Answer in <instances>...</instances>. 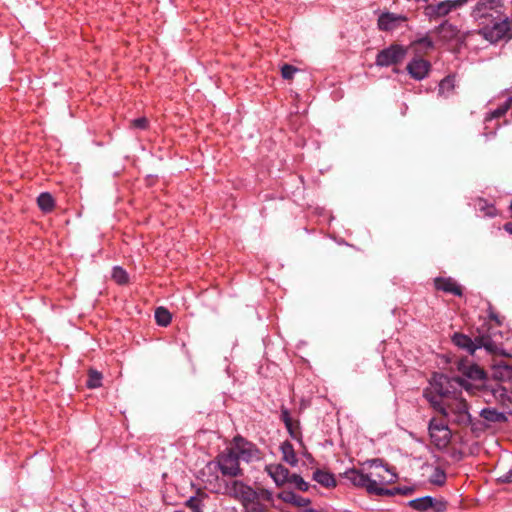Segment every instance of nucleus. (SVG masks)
<instances>
[{"label":"nucleus","instance_id":"c03bdc74","mask_svg":"<svg viewBox=\"0 0 512 512\" xmlns=\"http://www.w3.org/2000/svg\"><path fill=\"white\" fill-rule=\"evenodd\" d=\"M488 334H480L478 336H475L474 339H472V348H473V354L477 349L484 348L486 340H487Z\"/></svg>","mask_w":512,"mask_h":512},{"label":"nucleus","instance_id":"f257e3e1","mask_svg":"<svg viewBox=\"0 0 512 512\" xmlns=\"http://www.w3.org/2000/svg\"><path fill=\"white\" fill-rule=\"evenodd\" d=\"M456 367L463 377H457L455 381L465 391L474 393L475 390H485L490 391L494 397L506 396V389L501 384L491 385L488 373L467 357L458 359Z\"/></svg>","mask_w":512,"mask_h":512},{"label":"nucleus","instance_id":"39448f33","mask_svg":"<svg viewBox=\"0 0 512 512\" xmlns=\"http://www.w3.org/2000/svg\"><path fill=\"white\" fill-rule=\"evenodd\" d=\"M409 47L402 44L392 43L380 50L375 58V65L378 67L396 66L403 62L407 56Z\"/></svg>","mask_w":512,"mask_h":512},{"label":"nucleus","instance_id":"4468645a","mask_svg":"<svg viewBox=\"0 0 512 512\" xmlns=\"http://www.w3.org/2000/svg\"><path fill=\"white\" fill-rule=\"evenodd\" d=\"M265 471L273 479L277 487H283L285 484L290 483L292 473L282 464H268L265 466Z\"/></svg>","mask_w":512,"mask_h":512},{"label":"nucleus","instance_id":"2f4dec72","mask_svg":"<svg viewBox=\"0 0 512 512\" xmlns=\"http://www.w3.org/2000/svg\"><path fill=\"white\" fill-rule=\"evenodd\" d=\"M103 375L96 369L90 368L88 370V379L86 381V387L88 389H96L102 386Z\"/></svg>","mask_w":512,"mask_h":512},{"label":"nucleus","instance_id":"0eeeda50","mask_svg":"<svg viewBox=\"0 0 512 512\" xmlns=\"http://www.w3.org/2000/svg\"><path fill=\"white\" fill-rule=\"evenodd\" d=\"M428 431L431 443L438 450H443L448 447L451 441L452 433L447 424L432 418L429 421Z\"/></svg>","mask_w":512,"mask_h":512},{"label":"nucleus","instance_id":"bb28decb","mask_svg":"<svg viewBox=\"0 0 512 512\" xmlns=\"http://www.w3.org/2000/svg\"><path fill=\"white\" fill-rule=\"evenodd\" d=\"M37 205L43 213H51L55 208V200L51 193L42 192L37 197Z\"/></svg>","mask_w":512,"mask_h":512},{"label":"nucleus","instance_id":"72a5a7b5","mask_svg":"<svg viewBox=\"0 0 512 512\" xmlns=\"http://www.w3.org/2000/svg\"><path fill=\"white\" fill-rule=\"evenodd\" d=\"M112 279L119 285H126L129 283V275L121 266L113 267Z\"/></svg>","mask_w":512,"mask_h":512},{"label":"nucleus","instance_id":"ea45409f","mask_svg":"<svg viewBox=\"0 0 512 512\" xmlns=\"http://www.w3.org/2000/svg\"><path fill=\"white\" fill-rule=\"evenodd\" d=\"M299 69L291 64H284L281 67V76L285 80H292L295 73L298 72Z\"/></svg>","mask_w":512,"mask_h":512},{"label":"nucleus","instance_id":"37998d69","mask_svg":"<svg viewBox=\"0 0 512 512\" xmlns=\"http://www.w3.org/2000/svg\"><path fill=\"white\" fill-rule=\"evenodd\" d=\"M296 495L297 494L291 490H283L277 494V498L285 503L293 505Z\"/></svg>","mask_w":512,"mask_h":512},{"label":"nucleus","instance_id":"473e14b6","mask_svg":"<svg viewBox=\"0 0 512 512\" xmlns=\"http://www.w3.org/2000/svg\"><path fill=\"white\" fill-rule=\"evenodd\" d=\"M484 349L487 351V353L491 355H499V356H505L508 357L509 354L506 353L501 346H499L491 337V335L488 334Z\"/></svg>","mask_w":512,"mask_h":512},{"label":"nucleus","instance_id":"5fc2aeb1","mask_svg":"<svg viewBox=\"0 0 512 512\" xmlns=\"http://www.w3.org/2000/svg\"><path fill=\"white\" fill-rule=\"evenodd\" d=\"M305 512H320V511H318V510H316L314 508H306Z\"/></svg>","mask_w":512,"mask_h":512},{"label":"nucleus","instance_id":"393cba45","mask_svg":"<svg viewBox=\"0 0 512 512\" xmlns=\"http://www.w3.org/2000/svg\"><path fill=\"white\" fill-rule=\"evenodd\" d=\"M208 498L209 495L207 493L203 492L201 489H198L196 495L191 496L185 502V506L188 507L192 512H203V501Z\"/></svg>","mask_w":512,"mask_h":512},{"label":"nucleus","instance_id":"a19ab883","mask_svg":"<svg viewBox=\"0 0 512 512\" xmlns=\"http://www.w3.org/2000/svg\"><path fill=\"white\" fill-rule=\"evenodd\" d=\"M430 481H431V483H433L437 486H442L446 481V474H445L444 470H442L441 468H436L434 470V473H433Z\"/></svg>","mask_w":512,"mask_h":512},{"label":"nucleus","instance_id":"412c9836","mask_svg":"<svg viewBox=\"0 0 512 512\" xmlns=\"http://www.w3.org/2000/svg\"><path fill=\"white\" fill-rule=\"evenodd\" d=\"M451 342L461 350L473 355L472 338L462 332H455L451 336Z\"/></svg>","mask_w":512,"mask_h":512},{"label":"nucleus","instance_id":"a18cd8bd","mask_svg":"<svg viewBox=\"0 0 512 512\" xmlns=\"http://www.w3.org/2000/svg\"><path fill=\"white\" fill-rule=\"evenodd\" d=\"M131 126L136 129L146 130L149 127V121L146 117H139L131 121Z\"/></svg>","mask_w":512,"mask_h":512},{"label":"nucleus","instance_id":"6e6d98bb","mask_svg":"<svg viewBox=\"0 0 512 512\" xmlns=\"http://www.w3.org/2000/svg\"><path fill=\"white\" fill-rule=\"evenodd\" d=\"M509 38H510V40L512 39V27H511V31H510V34H509Z\"/></svg>","mask_w":512,"mask_h":512},{"label":"nucleus","instance_id":"6e6552de","mask_svg":"<svg viewBox=\"0 0 512 512\" xmlns=\"http://www.w3.org/2000/svg\"><path fill=\"white\" fill-rule=\"evenodd\" d=\"M224 494L240 501L241 504L259 498L256 490L240 480L226 481Z\"/></svg>","mask_w":512,"mask_h":512},{"label":"nucleus","instance_id":"09e8293b","mask_svg":"<svg viewBox=\"0 0 512 512\" xmlns=\"http://www.w3.org/2000/svg\"><path fill=\"white\" fill-rule=\"evenodd\" d=\"M498 481L501 483H512V469H510L504 475L500 476Z\"/></svg>","mask_w":512,"mask_h":512},{"label":"nucleus","instance_id":"dca6fc26","mask_svg":"<svg viewBox=\"0 0 512 512\" xmlns=\"http://www.w3.org/2000/svg\"><path fill=\"white\" fill-rule=\"evenodd\" d=\"M489 378L491 385L512 381V366L505 362H500L499 364L494 365Z\"/></svg>","mask_w":512,"mask_h":512},{"label":"nucleus","instance_id":"79ce46f5","mask_svg":"<svg viewBox=\"0 0 512 512\" xmlns=\"http://www.w3.org/2000/svg\"><path fill=\"white\" fill-rule=\"evenodd\" d=\"M468 426H471V431L477 435L481 432H484L489 427V425L484 421L474 420L472 417L471 423H469Z\"/></svg>","mask_w":512,"mask_h":512},{"label":"nucleus","instance_id":"f3484780","mask_svg":"<svg viewBox=\"0 0 512 512\" xmlns=\"http://www.w3.org/2000/svg\"><path fill=\"white\" fill-rule=\"evenodd\" d=\"M434 287L438 291H443L458 297L463 296L462 287L451 277H436L434 279Z\"/></svg>","mask_w":512,"mask_h":512},{"label":"nucleus","instance_id":"603ef678","mask_svg":"<svg viewBox=\"0 0 512 512\" xmlns=\"http://www.w3.org/2000/svg\"><path fill=\"white\" fill-rule=\"evenodd\" d=\"M304 456H305L308 460H310V461H314L313 456H312L309 452H305V453H304Z\"/></svg>","mask_w":512,"mask_h":512},{"label":"nucleus","instance_id":"4d7b16f0","mask_svg":"<svg viewBox=\"0 0 512 512\" xmlns=\"http://www.w3.org/2000/svg\"><path fill=\"white\" fill-rule=\"evenodd\" d=\"M509 208H510V210L512 211V200H511V203H510Z\"/></svg>","mask_w":512,"mask_h":512},{"label":"nucleus","instance_id":"ddd939ff","mask_svg":"<svg viewBox=\"0 0 512 512\" xmlns=\"http://www.w3.org/2000/svg\"><path fill=\"white\" fill-rule=\"evenodd\" d=\"M280 412V419L284 423L290 437L301 445H304L300 421L298 419H293L289 409L284 405L281 406Z\"/></svg>","mask_w":512,"mask_h":512},{"label":"nucleus","instance_id":"13d9d810","mask_svg":"<svg viewBox=\"0 0 512 512\" xmlns=\"http://www.w3.org/2000/svg\"><path fill=\"white\" fill-rule=\"evenodd\" d=\"M509 92H510V93H511V95H512V88H511V89H509Z\"/></svg>","mask_w":512,"mask_h":512},{"label":"nucleus","instance_id":"a211bd4d","mask_svg":"<svg viewBox=\"0 0 512 512\" xmlns=\"http://www.w3.org/2000/svg\"><path fill=\"white\" fill-rule=\"evenodd\" d=\"M451 412L455 415L454 422L458 425L468 426L471 423V414L469 413V404L466 400L458 401L454 406L450 407Z\"/></svg>","mask_w":512,"mask_h":512},{"label":"nucleus","instance_id":"49530a36","mask_svg":"<svg viewBox=\"0 0 512 512\" xmlns=\"http://www.w3.org/2000/svg\"><path fill=\"white\" fill-rule=\"evenodd\" d=\"M311 504V500L309 498H304L300 495H296L293 506L296 507H307Z\"/></svg>","mask_w":512,"mask_h":512},{"label":"nucleus","instance_id":"e433bc0d","mask_svg":"<svg viewBox=\"0 0 512 512\" xmlns=\"http://www.w3.org/2000/svg\"><path fill=\"white\" fill-rule=\"evenodd\" d=\"M290 483L295 484V488L301 492H307L310 489L309 483L296 473H292Z\"/></svg>","mask_w":512,"mask_h":512},{"label":"nucleus","instance_id":"9b49d317","mask_svg":"<svg viewBox=\"0 0 512 512\" xmlns=\"http://www.w3.org/2000/svg\"><path fill=\"white\" fill-rule=\"evenodd\" d=\"M343 476L348 479L353 486L366 489L368 494H376L378 487L376 479H372L370 475L364 474L361 470L351 468L345 471Z\"/></svg>","mask_w":512,"mask_h":512},{"label":"nucleus","instance_id":"2eb2a0df","mask_svg":"<svg viewBox=\"0 0 512 512\" xmlns=\"http://www.w3.org/2000/svg\"><path fill=\"white\" fill-rule=\"evenodd\" d=\"M407 20L408 18L405 15L384 12L378 17L377 26L379 30L387 32L396 29L400 23Z\"/></svg>","mask_w":512,"mask_h":512},{"label":"nucleus","instance_id":"1a4fd4ad","mask_svg":"<svg viewBox=\"0 0 512 512\" xmlns=\"http://www.w3.org/2000/svg\"><path fill=\"white\" fill-rule=\"evenodd\" d=\"M233 445L232 448L236 451L240 460L249 463L259 461L262 458V452L257 445L241 435H236L233 438Z\"/></svg>","mask_w":512,"mask_h":512},{"label":"nucleus","instance_id":"c85d7f7f","mask_svg":"<svg viewBox=\"0 0 512 512\" xmlns=\"http://www.w3.org/2000/svg\"><path fill=\"white\" fill-rule=\"evenodd\" d=\"M432 496H424L410 500L408 506L417 511L430 512Z\"/></svg>","mask_w":512,"mask_h":512},{"label":"nucleus","instance_id":"cd10ccee","mask_svg":"<svg viewBox=\"0 0 512 512\" xmlns=\"http://www.w3.org/2000/svg\"><path fill=\"white\" fill-rule=\"evenodd\" d=\"M456 76L454 74H449L444 77L440 83L438 88V93L441 96H449L453 93L455 89Z\"/></svg>","mask_w":512,"mask_h":512},{"label":"nucleus","instance_id":"7ed1b4c3","mask_svg":"<svg viewBox=\"0 0 512 512\" xmlns=\"http://www.w3.org/2000/svg\"><path fill=\"white\" fill-rule=\"evenodd\" d=\"M434 32L438 34L443 43H455L458 50L467 45V38L471 35L470 31L462 32L456 25L447 20L436 26Z\"/></svg>","mask_w":512,"mask_h":512},{"label":"nucleus","instance_id":"8fccbe9b","mask_svg":"<svg viewBox=\"0 0 512 512\" xmlns=\"http://www.w3.org/2000/svg\"><path fill=\"white\" fill-rule=\"evenodd\" d=\"M489 319L492 320V321H495L497 325H502V321L500 320V317L499 315L494 312L491 308L489 310Z\"/></svg>","mask_w":512,"mask_h":512},{"label":"nucleus","instance_id":"4c0bfd02","mask_svg":"<svg viewBox=\"0 0 512 512\" xmlns=\"http://www.w3.org/2000/svg\"><path fill=\"white\" fill-rule=\"evenodd\" d=\"M364 465H367L369 468H383L385 472H390L391 466L382 458H373L368 459L364 463Z\"/></svg>","mask_w":512,"mask_h":512},{"label":"nucleus","instance_id":"58836bf2","mask_svg":"<svg viewBox=\"0 0 512 512\" xmlns=\"http://www.w3.org/2000/svg\"><path fill=\"white\" fill-rule=\"evenodd\" d=\"M479 209L488 217H494L497 214L496 207L493 204H489L484 199H479Z\"/></svg>","mask_w":512,"mask_h":512},{"label":"nucleus","instance_id":"423d86ee","mask_svg":"<svg viewBox=\"0 0 512 512\" xmlns=\"http://www.w3.org/2000/svg\"><path fill=\"white\" fill-rule=\"evenodd\" d=\"M217 464L223 476L238 477L243 476V469L240 467V458L233 448L217 456Z\"/></svg>","mask_w":512,"mask_h":512},{"label":"nucleus","instance_id":"f03ea898","mask_svg":"<svg viewBox=\"0 0 512 512\" xmlns=\"http://www.w3.org/2000/svg\"><path fill=\"white\" fill-rule=\"evenodd\" d=\"M512 21L505 13L495 15L490 21H484V24L477 30V34L491 44L506 39L510 40Z\"/></svg>","mask_w":512,"mask_h":512},{"label":"nucleus","instance_id":"c9c22d12","mask_svg":"<svg viewBox=\"0 0 512 512\" xmlns=\"http://www.w3.org/2000/svg\"><path fill=\"white\" fill-rule=\"evenodd\" d=\"M394 470L395 468H390V472H387L389 474L388 478L381 473H371L370 476L377 478L381 484H391L398 480V475Z\"/></svg>","mask_w":512,"mask_h":512},{"label":"nucleus","instance_id":"20e7f679","mask_svg":"<svg viewBox=\"0 0 512 512\" xmlns=\"http://www.w3.org/2000/svg\"><path fill=\"white\" fill-rule=\"evenodd\" d=\"M504 13V0H478L471 11V16L483 25L495 15Z\"/></svg>","mask_w":512,"mask_h":512},{"label":"nucleus","instance_id":"bf43d9fd","mask_svg":"<svg viewBox=\"0 0 512 512\" xmlns=\"http://www.w3.org/2000/svg\"><path fill=\"white\" fill-rule=\"evenodd\" d=\"M345 512H352V511L346 510Z\"/></svg>","mask_w":512,"mask_h":512},{"label":"nucleus","instance_id":"a878e982","mask_svg":"<svg viewBox=\"0 0 512 512\" xmlns=\"http://www.w3.org/2000/svg\"><path fill=\"white\" fill-rule=\"evenodd\" d=\"M414 492L413 487L403 486V487H394V488H383L377 487L376 496H395V495H404L408 496Z\"/></svg>","mask_w":512,"mask_h":512},{"label":"nucleus","instance_id":"6ab92c4d","mask_svg":"<svg viewBox=\"0 0 512 512\" xmlns=\"http://www.w3.org/2000/svg\"><path fill=\"white\" fill-rule=\"evenodd\" d=\"M445 393L442 391V386L438 389L437 393H434L430 389H425L423 391V397L429 402L430 406L443 415L444 417L448 416V410L443 405L440 397L443 396Z\"/></svg>","mask_w":512,"mask_h":512},{"label":"nucleus","instance_id":"de8ad7c7","mask_svg":"<svg viewBox=\"0 0 512 512\" xmlns=\"http://www.w3.org/2000/svg\"><path fill=\"white\" fill-rule=\"evenodd\" d=\"M258 495H259V498L267 501V502H272L273 501V494H272V491L268 490V489H260L259 491H257Z\"/></svg>","mask_w":512,"mask_h":512},{"label":"nucleus","instance_id":"4be33fe9","mask_svg":"<svg viewBox=\"0 0 512 512\" xmlns=\"http://www.w3.org/2000/svg\"><path fill=\"white\" fill-rule=\"evenodd\" d=\"M480 416L484 419V422L488 423H505L508 421L506 414L496 408H483L480 411Z\"/></svg>","mask_w":512,"mask_h":512},{"label":"nucleus","instance_id":"864d4df0","mask_svg":"<svg viewBox=\"0 0 512 512\" xmlns=\"http://www.w3.org/2000/svg\"><path fill=\"white\" fill-rule=\"evenodd\" d=\"M146 180H147L148 184H152L153 180H154V176L149 175V176H147Z\"/></svg>","mask_w":512,"mask_h":512},{"label":"nucleus","instance_id":"f8f14e48","mask_svg":"<svg viewBox=\"0 0 512 512\" xmlns=\"http://www.w3.org/2000/svg\"><path fill=\"white\" fill-rule=\"evenodd\" d=\"M432 69L431 62L415 54V56L408 62L406 71L410 77L416 81H421L428 77Z\"/></svg>","mask_w":512,"mask_h":512},{"label":"nucleus","instance_id":"f704fd0d","mask_svg":"<svg viewBox=\"0 0 512 512\" xmlns=\"http://www.w3.org/2000/svg\"><path fill=\"white\" fill-rule=\"evenodd\" d=\"M244 512H265V506L258 499L242 503Z\"/></svg>","mask_w":512,"mask_h":512},{"label":"nucleus","instance_id":"7c9ffc66","mask_svg":"<svg viewBox=\"0 0 512 512\" xmlns=\"http://www.w3.org/2000/svg\"><path fill=\"white\" fill-rule=\"evenodd\" d=\"M512 105V95H510L505 102L500 105L495 110L491 111L485 118L486 121L492 120V119H498L502 116H504L507 111L510 109Z\"/></svg>","mask_w":512,"mask_h":512},{"label":"nucleus","instance_id":"3c124183","mask_svg":"<svg viewBox=\"0 0 512 512\" xmlns=\"http://www.w3.org/2000/svg\"><path fill=\"white\" fill-rule=\"evenodd\" d=\"M503 229L509 234H512V222H506L503 226Z\"/></svg>","mask_w":512,"mask_h":512},{"label":"nucleus","instance_id":"aec40b11","mask_svg":"<svg viewBox=\"0 0 512 512\" xmlns=\"http://www.w3.org/2000/svg\"><path fill=\"white\" fill-rule=\"evenodd\" d=\"M312 479L327 489H332L337 486L335 475L323 469H316L313 472Z\"/></svg>","mask_w":512,"mask_h":512},{"label":"nucleus","instance_id":"b1692460","mask_svg":"<svg viewBox=\"0 0 512 512\" xmlns=\"http://www.w3.org/2000/svg\"><path fill=\"white\" fill-rule=\"evenodd\" d=\"M280 451L282 453V460L285 461L287 464H289L292 467L297 466L298 464V458L296 456L294 447L292 443L288 440H285L280 445Z\"/></svg>","mask_w":512,"mask_h":512},{"label":"nucleus","instance_id":"5701e85b","mask_svg":"<svg viewBox=\"0 0 512 512\" xmlns=\"http://www.w3.org/2000/svg\"><path fill=\"white\" fill-rule=\"evenodd\" d=\"M409 47L414 49L415 54L421 55L422 53H427V51L429 50H433L435 48V45L431 37L425 35L421 38L412 41Z\"/></svg>","mask_w":512,"mask_h":512},{"label":"nucleus","instance_id":"9d476101","mask_svg":"<svg viewBox=\"0 0 512 512\" xmlns=\"http://www.w3.org/2000/svg\"><path fill=\"white\" fill-rule=\"evenodd\" d=\"M469 1L470 0H444L437 4H427L423 12L429 20H436L445 17L451 11L462 7Z\"/></svg>","mask_w":512,"mask_h":512},{"label":"nucleus","instance_id":"c756f323","mask_svg":"<svg viewBox=\"0 0 512 512\" xmlns=\"http://www.w3.org/2000/svg\"><path fill=\"white\" fill-rule=\"evenodd\" d=\"M155 321L159 326L166 327L171 323L172 315L165 307H157L155 310Z\"/></svg>","mask_w":512,"mask_h":512}]
</instances>
